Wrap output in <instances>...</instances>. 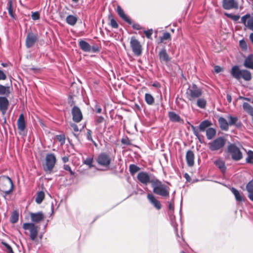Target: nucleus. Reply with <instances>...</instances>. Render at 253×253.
Wrapping results in <instances>:
<instances>
[{"label": "nucleus", "instance_id": "nucleus-1", "mask_svg": "<svg viewBox=\"0 0 253 253\" xmlns=\"http://www.w3.org/2000/svg\"><path fill=\"white\" fill-rule=\"evenodd\" d=\"M151 186L155 194L164 198L169 197V187L157 178H154V180L151 181Z\"/></svg>", "mask_w": 253, "mask_h": 253}, {"label": "nucleus", "instance_id": "nucleus-2", "mask_svg": "<svg viewBox=\"0 0 253 253\" xmlns=\"http://www.w3.org/2000/svg\"><path fill=\"white\" fill-rule=\"evenodd\" d=\"M13 189L12 180L7 176L0 177V190L3 193V196L5 197L10 194Z\"/></svg>", "mask_w": 253, "mask_h": 253}, {"label": "nucleus", "instance_id": "nucleus-3", "mask_svg": "<svg viewBox=\"0 0 253 253\" xmlns=\"http://www.w3.org/2000/svg\"><path fill=\"white\" fill-rule=\"evenodd\" d=\"M231 74L237 80L242 78L245 81H249L252 79V75L250 71L247 70H240L238 66H234L232 67Z\"/></svg>", "mask_w": 253, "mask_h": 253}, {"label": "nucleus", "instance_id": "nucleus-4", "mask_svg": "<svg viewBox=\"0 0 253 253\" xmlns=\"http://www.w3.org/2000/svg\"><path fill=\"white\" fill-rule=\"evenodd\" d=\"M225 144V139L222 137H219L208 143L209 148L211 151L221 150Z\"/></svg>", "mask_w": 253, "mask_h": 253}, {"label": "nucleus", "instance_id": "nucleus-5", "mask_svg": "<svg viewBox=\"0 0 253 253\" xmlns=\"http://www.w3.org/2000/svg\"><path fill=\"white\" fill-rule=\"evenodd\" d=\"M111 157L110 155L105 152L100 153L96 161L97 164L104 167H108L111 164Z\"/></svg>", "mask_w": 253, "mask_h": 253}, {"label": "nucleus", "instance_id": "nucleus-6", "mask_svg": "<svg viewBox=\"0 0 253 253\" xmlns=\"http://www.w3.org/2000/svg\"><path fill=\"white\" fill-rule=\"evenodd\" d=\"M186 93L187 98L189 100H192L196 98L200 97L202 95V91L196 84H194L190 88L187 89Z\"/></svg>", "mask_w": 253, "mask_h": 253}, {"label": "nucleus", "instance_id": "nucleus-7", "mask_svg": "<svg viewBox=\"0 0 253 253\" xmlns=\"http://www.w3.org/2000/svg\"><path fill=\"white\" fill-rule=\"evenodd\" d=\"M228 150L233 160L239 161L242 158V154L239 148L234 144H230L228 147Z\"/></svg>", "mask_w": 253, "mask_h": 253}, {"label": "nucleus", "instance_id": "nucleus-8", "mask_svg": "<svg viewBox=\"0 0 253 253\" xmlns=\"http://www.w3.org/2000/svg\"><path fill=\"white\" fill-rule=\"evenodd\" d=\"M56 158L53 154H48L45 157L46 167L44 168L45 171L50 172L53 169L56 163Z\"/></svg>", "mask_w": 253, "mask_h": 253}, {"label": "nucleus", "instance_id": "nucleus-9", "mask_svg": "<svg viewBox=\"0 0 253 253\" xmlns=\"http://www.w3.org/2000/svg\"><path fill=\"white\" fill-rule=\"evenodd\" d=\"M130 47L134 54L139 56L142 53V48L140 42L134 37H131L130 42Z\"/></svg>", "mask_w": 253, "mask_h": 253}, {"label": "nucleus", "instance_id": "nucleus-10", "mask_svg": "<svg viewBox=\"0 0 253 253\" xmlns=\"http://www.w3.org/2000/svg\"><path fill=\"white\" fill-rule=\"evenodd\" d=\"M38 40V37L37 35L32 32L28 33L26 39V47L27 48H30L34 45Z\"/></svg>", "mask_w": 253, "mask_h": 253}, {"label": "nucleus", "instance_id": "nucleus-11", "mask_svg": "<svg viewBox=\"0 0 253 253\" xmlns=\"http://www.w3.org/2000/svg\"><path fill=\"white\" fill-rule=\"evenodd\" d=\"M138 180L142 184L147 185L148 183H150L151 184V181L154 180L151 179L149 174L146 172H140L137 176Z\"/></svg>", "mask_w": 253, "mask_h": 253}, {"label": "nucleus", "instance_id": "nucleus-12", "mask_svg": "<svg viewBox=\"0 0 253 253\" xmlns=\"http://www.w3.org/2000/svg\"><path fill=\"white\" fill-rule=\"evenodd\" d=\"M73 120L76 123H79L83 119V115L80 109L77 106H74L72 110Z\"/></svg>", "mask_w": 253, "mask_h": 253}, {"label": "nucleus", "instance_id": "nucleus-13", "mask_svg": "<svg viewBox=\"0 0 253 253\" xmlns=\"http://www.w3.org/2000/svg\"><path fill=\"white\" fill-rule=\"evenodd\" d=\"M147 197L149 202L155 208L158 210L161 209L162 206L160 201L152 194H148Z\"/></svg>", "mask_w": 253, "mask_h": 253}, {"label": "nucleus", "instance_id": "nucleus-14", "mask_svg": "<svg viewBox=\"0 0 253 253\" xmlns=\"http://www.w3.org/2000/svg\"><path fill=\"white\" fill-rule=\"evenodd\" d=\"M223 7L225 9L237 8L238 3L235 0H223Z\"/></svg>", "mask_w": 253, "mask_h": 253}, {"label": "nucleus", "instance_id": "nucleus-15", "mask_svg": "<svg viewBox=\"0 0 253 253\" xmlns=\"http://www.w3.org/2000/svg\"><path fill=\"white\" fill-rule=\"evenodd\" d=\"M8 101L5 97L0 96V111L4 115L8 106Z\"/></svg>", "mask_w": 253, "mask_h": 253}, {"label": "nucleus", "instance_id": "nucleus-16", "mask_svg": "<svg viewBox=\"0 0 253 253\" xmlns=\"http://www.w3.org/2000/svg\"><path fill=\"white\" fill-rule=\"evenodd\" d=\"M159 57L161 62L168 63L170 60V58L167 53L165 48H163L160 51Z\"/></svg>", "mask_w": 253, "mask_h": 253}, {"label": "nucleus", "instance_id": "nucleus-17", "mask_svg": "<svg viewBox=\"0 0 253 253\" xmlns=\"http://www.w3.org/2000/svg\"><path fill=\"white\" fill-rule=\"evenodd\" d=\"M117 11L118 15L123 20H124L129 24H132L130 19L125 13L123 9L120 6H117Z\"/></svg>", "mask_w": 253, "mask_h": 253}, {"label": "nucleus", "instance_id": "nucleus-18", "mask_svg": "<svg viewBox=\"0 0 253 253\" xmlns=\"http://www.w3.org/2000/svg\"><path fill=\"white\" fill-rule=\"evenodd\" d=\"M186 160L188 166L192 167L194 164V154L191 150L187 151L186 154Z\"/></svg>", "mask_w": 253, "mask_h": 253}, {"label": "nucleus", "instance_id": "nucleus-19", "mask_svg": "<svg viewBox=\"0 0 253 253\" xmlns=\"http://www.w3.org/2000/svg\"><path fill=\"white\" fill-rule=\"evenodd\" d=\"M30 216L32 221L35 223H38L44 218V215L42 212L31 213Z\"/></svg>", "mask_w": 253, "mask_h": 253}, {"label": "nucleus", "instance_id": "nucleus-20", "mask_svg": "<svg viewBox=\"0 0 253 253\" xmlns=\"http://www.w3.org/2000/svg\"><path fill=\"white\" fill-rule=\"evenodd\" d=\"M244 66L247 68L253 69V54H251L245 58Z\"/></svg>", "mask_w": 253, "mask_h": 253}, {"label": "nucleus", "instance_id": "nucleus-21", "mask_svg": "<svg viewBox=\"0 0 253 253\" xmlns=\"http://www.w3.org/2000/svg\"><path fill=\"white\" fill-rule=\"evenodd\" d=\"M230 190L234 194L236 200L237 202H241L244 201V197L242 194L236 188L231 187Z\"/></svg>", "mask_w": 253, "mask_h": 253}, {"label": "nucleus", "instance_id": "nucleus-22", "mask_svg": "<svg viewBox=\"0 0 253 253\" xmlns=\"http://www.w3.org/2000/svg\"><path fill=\"white\" fill-rule=\"evenodd\" d=\"M25 122L23 114H21L17 120V127L20 131H23L25 128Z\"/></svg>", "mask_w": 253, "mask_h": 253}, {"label": "nucleus", "instance_id": "nucleus-23", "mask_svg": "<svg viewBox=\"0 0 253 253\" xmlns=\"http://www.w3.org/2000/svg\"><path fill=\"white\" fill-rule=\"evenodd\" d=\"M218 121L220 127L222 130L226 131L228 129L229 125L225 118L223 117H220L218 119Z\"/></svg>", "mask_w": 253, "mask_h": 253}, {"label": "nucleus", "instance_id": "nucleus-24", "mask_svg": "<svg viewBox=\"0 0 253 253\" xmlns=\"http://www.w3.org/2000/svg\"><path fill=\"white\" fill-rule=\"evenodd\" d=\"M212 125L211 123L209 120H204L199 125L198 129L200 131L204 132Z\"/></svg>", "mask_w": 253, "mask_h": 253}, {"label": "nucleus", "instance_id": "nucleus-25", "mask_svg": "<svg viewBox=\"0 0 253 253\" xmlns=\"http://www.w3.org/2000/svg\"><path fill=\"white\" fill-rule=\"evenodd\" d=\"M79 45L84 51L89 52L91 50L90 45L84 41L81 40L79 42Z\"/></svg>", "mask_w": 253, "mask_h": 253}, {"label": "nucleus", "instance_id": "nucleus-26", "mask_svg": "<svg viewBox=\"0 0 253 253\" xmlns=\"http://www.w3.org/2000/svg\"><path fill=\"white\" fill-rule=\"evenodd\" d=\"M78 21V18L72 15L67 16L66 19V22L71 26H74L76 25Z\"/></svg>", "mask_w": 253, "mask_h": 253}, {"label": "nucleus", "instance_id": "nucleus-27", "mask_svg": "<svg viewBox=\"0 0 253 253\" xmlns=\"http://www.w3.org/2000/svg\"><path fill=\"white\" fill-rule=\"evenodd\" d=\"M206 136L209 140L212 139L216 134V130L212 127H209L206 129Z\"/></svg>", "mask_w": 253, "mask_h": 253}, {"label": "nucleus", "instance_id": "nucleus-28", "mask_svg": "<svg viewBox=\"0 0 253 253\" xmlns=\"http://www.w3.org/2000/svg\"><path fill=\"white\" fill-rule=\"evenodd\" d=\"M214 164L222 172L225 171L226 168L225 163L222 160L220 159L217 160L214 162Z\"/></svg>", "mask_w": 253, "mask_h": 253}, {"label": "nucleus", "instance_id": "nucleus-29", "mask_svg": "<svg viewBox=\"0 0 253 253\" xmlns=\"http://www.w3.org/2000/svg\"><path fill=\"white\" fill-rule=\"evenodd\" d=\"M169 117L172 122H179L181 120L180 116L173 112H169Z\"/></svg>", "mask_w": 253, "mask_h": 253}, {"label": "nucleus", "instance_id": "nucleus-30", "mask_svg": "<svg viewBox=\"0 0 253 253\" xmlns=\"http://www.w3.org/2000/svg\"><path fill=\"white\" fill-rule=\"evenodd\" d=\"M30 239L32 241H35L38 235V227L34 225V227L30 230Z\"/></svg>", "mask_w": 253, "mask_h": 253}, {"label": "nucleus", "instance_id": "nucleus-31", "mask_svg": "<svg viewBox=\"0 0 253 253\" xmlns=\"http://www.w3.org/2000/svg\"><path fill=\"white\" fill-rule=\"evenodd\" d=\"M243 108L246 112L250 115L253 113V107H252L249 103L244 102L243 104Z\"/></svg>", "mask_w": 253, "mask_h": 253}, {"label": "nucleus", "instance_id": "nucleus-32", "mask_svg": "<svg viewBox=\"0 0 253 253\" xmlns=\"http://www.w3.org/2000/svg\"><path fill=\"white\" fill-rule=\"evenodd\" d=\"M44 198V193L43 191H41L38 193L36 198V202L37 204H41Z\"/></svg>", "mask_w": 253, "mask_h": 253}, {"label": "nucleus", "instance_id": "nucleus-33", "mask_svg": "<svg viewBox=\"0 0 253 253\" xmlns=\"http://www.w3.org/2000/svg\"><path fill=\"white\" fill-rule=\"evenodd\" d=\"M140 170V168L136 165L131 164L129 166V170L131 175H133Z\"/></svg>", "mask_w": 253, "mask_h": 253}, {"label": "nucleus", "instance_id": "nucleus-34", "mask_svg": "<svg viewBox=\"0 0 253 253\" xmlns=\"http://www.w3.org/2000/svg\"><path fill=\"white\" fill-rule=\"evenodd\" d=\"M146 102L149 105H152L154 102V99L152 95L149 93H146L145 95Z\"/></svg>", "mask_w": 253, "mask_h": 253}, {"label": "nucleus", "instance_id": "nucleus-35", "mask_svg": "<svg viewBox=\"0 0 253 253\" xmlns=\"http://www.w3.org/2000/svg\"><path fill=\"white\" fill-rule=\"evenodd\" d=\"M207 104L206 100L204 98H199L197 101V105L200 108H205Z\"/></svg>", "mask_w": 253, "mask_h": 253}, {"label": "nucleus", "instance_id": "nucleus-36", "mask_svg": "<svg viewBox=\"0 0 253 253\" xmlns=\"http://www.w3.org/2000/svg\"><path fill=\"white\" fill-rule=\"evenodd\" d=\"M247 157L246 159L247 163L253 164V151L249 150L247 153Z\"/></svg>", "mask_w": 253, "mask_h": 253}, {"label": "nucleus", "instance_id": "nucleus-37", "mask_svg": "<svg viewBox=\"0 0 253 253\" xmlns=\"http://www.w3.org/2000/svg\"><path fill=\"white\" fill-rule=\"evenodd\" d=\"M9 93V87L0 84V94L4 95Z\"/></svg>", "mask_w": 253, "mask_h": 253}, {"label": "nucleus", "instance_id": "nucleus-38", "mask_svg": "<svg viewBox=\"0 0 253 253\" xmlns=\"http://www.w3.org/2000/svg\"><path fill=\"white\" fill-rule=\"evenodd\" d=\"M227 119L229 120V126L234 125L238 120L237 117H232L231 115L227 116Z\"/></svg>", "mask_w": 253, "mask_h": 253}, {"label": "nucleus", "instance_id": "nucleus-39", "mask_svg": "<svg viewBox=\"0 0 253 253\" xmlns=\"http://www.w3.org/2000/svg\"><path fill=\"white\" fill-rule=\"evenodd\" d=\"M93 157H88L85 160H84L83 163L88 166L89 168L93 167L92 162H93Z\"/></svg>", "mask_w": 253, "mask_h": 253}, {"label": "nucleus", "instance_id": "nucleus-40", "mask_svg": "<svg viewBox=\"0 0 253 253\" xmlns=\"http://www.w3.org/2000/svg\"><path fill=\"white\" fill-rule=\"evenodd\" d=\"M19 215L16 212H14L12 214L10 217V221L11 223H15L18 220Z\"/></svg>", "mask_w": 253, "mask_h": 253}, {"label": "nucleus", "instance_id": "nucleus-41", "mask_svg": "<svg viewBox=\"0 0 253 253\" xmlns=\"http://www.w3.org/2000/svg\"><path fill=\"white\" fill-rule=\"evenodd\" d=\"M246 189L248 194L253 192V180L250 181L246 185Z\"/></svg>", "mask_w": 253, "mask_h": 253}, {"label": "nucleus", "instance_id": "nucleus-42", "mask_svg": "<svg viewBox=\"0 0 253 253\" xmlns=\"http://www.w3.org/2000/svg\"><path fill=\"white\" fill-rule=\"evenodd\" d=\"M7 6H8V13L10 15V16L14 18V15L13 13V10L12 8V1L11 0H9L7 3Z\"/></svg>", "mask_w": 253, "mask_h": 253}, {"label": "nucleus", "instance_id": "nucleus-43", "mask_svg": "<svg viewBox=\"0 0 253 253\" xmlns=\"http://www.w3.org/2000/svg\"><path fill=\"white\" fill-rule=\"evenodd\" d=\"M35 224L33 223H25L23 225V228L25 230H29V231L34 227Z\"/></svg>", "mask_w": 253, "mask_h": 253}, {"label": "nucleus", "instance_id": "nucleus-44", "mask_svg": "<svg viewBox=\"0 0 253 253\" xmlns=\"http://www.w3.org/2000/svg\"><path fill=\"white\" fill-rule=\"evenodd\" d=\"M170 34L168 32L164 33L163 36L161 38L160 40L161 42H162L165 40H170Z\"/></svg>", "mask_w": 253, "mask_h": 253}, {"label": "nucleus", "instance_id": "nucleus-45", "mask_svg": "<svg viewBox=\"0 0 253 253\" xmlns=\"http://www.w3.org/2000/svg\"><path fill=\"white\" fill-rule=\"evenodd\" d=\"M32 19L33 20H37L40 19V13L38 11L32 12L31 15Z\"/></svg>", "mask_w": 253, "mask_h": 253}, {"label": "nucleus", "instance_id": "nucleus-46", "mask_svg": "<svg viewBox=\"0 0 253 253\" xmlns=\"http://www.w3.org/2000/svg\"><path fill=\"white\" fill-rule=\"evenodd\" d=\"M239 45H240V46L241 47V48L243 50H247V45L246 42L244 40H241L239 42Z\"/></svg>", "mask_w": 253, "mask_h": 253}, {"label": "nucleus", "instance_id": "nucleus-47", "mask_svg": "<svg viewBox=\"0 0 253 253\" xmlns=\"http://www.w3.org/2000/svg\"><path fill=\"white\" fill-rule=\"evenodd\" d=\"M2 244L6 248L8 253H14L13 250L11 246L5 242H2Z\"/></svg>", "mask_w": 253, "mask_h": 253}, {"label": "nucleus", "instance_id": "nucleus-48", "mask_svg": "<svg viewBox=\"0 0 253 253\" xmlns=\"http://www.w3.org/2000/svg\"><path fill=\"white\" fill-rule=\"evenodd\" d=\"M246 26L248 27L249 29L253 30V17H252L248 20Z\"/></svg>", "mask_w": 253, "mask_h": 253}, {"label": "nucleus", "instance_id": "nucleus-49", "mask_svg": "<svg viewBox=\"0 0 253 253\" xmlns=\"http://www.w3.org/2000/svg\"><path fill=\"white\" fill-rule=\"evenodd\" d=\"M144 33L148 39H151V36L153 34V30L151 29L147 31L145 30L144 31Z\"/></svg>", "mask_w": 253, "mask_h": 253}, {"label": "nucleus", "instance_id": "nucleus-50", "mask_svg": "<svg viewBox=\"0 0 253 253\" xmlns=\"http://www.w3.org/2000/svg\"><path fill=\"white\" fill-rule=\"evenodd\" d=\"M56 138L62 144L65 143V138L64 135H57Z\"/></svg>", "mask_w": 253, "mask_h": 253}, {"label": "nucleus", "instance_id": "nucleus-51", "mask_svg": "<svg viewBox=\"0 0 253 253\" xmlns=\"http://www.w3.org/2000/svg\"><path fill=\"white\" fill-rule=\"evenodd\" d=\"M192 129L194 135L200 140V134L198 132V129L195 126H192Z\"/></svg>", "mask_w": 253, "mask_h": 253}, {"label": "nucleus", "instance_id": "nucleus-52", "mask_svg": "<svg viewBox=\"0 0 253 253\" xmlns=\"http://www.w3.org/2000/svg\"><path fill=\"white\" fill-rule=\"evenodd\" d=\"M250 17V15L249 14H247L244 16H243L241 18V22L243 23L246 26L247 25L246 24V21L248 18H249Z\"/></svg>", "mask_w": 253, "mask_h": 253}, {"label": "nucleus", "instance_id": "nucleus-53", "mask_svg": "<svg viewBox=\"0 0 253 253\" xmlns=\"http://www.w3.org/2000/svg\"><path fill=\"white\" fill-rule=\"evenodd\" d=\"M110 25L112 28H117L118 27V24L116 21L113 18H112L110 21Z\"/></svg>", "mask_w": 253, "mask_h": 253}, {"label": "nucleus", "instance_id": "nucleus-54", "mask_svg": "<svg viewBox=\"0 0 253 253\" xmlns=\"http://www.w3.org/2000/svg\"><path fill=\"white\" fill-rule=\"evenodd\" d=\"M104 120V118L102 116H96V119L95 120V123L96 124H100L102 123Z\"/></svg>", "mask_w": 253, "mask_h": 253}, {"label": "nucleus", "instance_id": "nucleus-55", "mask_svg": "<svg viewBox=\"0 0 253 253\" xmlns=\"http://www.w3.org/2000/svg\"><path fill=\"white\" fill-rule=\"evenodd\" d=\"M93 110L95 111L96 113H101L102 112L101 108L97 104H95Z\"/></svg>", "mask_w": 253, "mask_h": 253}, {"label": "nucleus", "instance_id": "nucleus-56", "mask_svg": "<svg viewBox=\"0 0 253 253\" xmlns=\"http://www.w3.org/2000/svg\"><path fill=\"white\" fill-rule=\"evenodd\" d=\"M132 27L133 29L137 30L144 29L142 27H141L138 23H133Z\"/></svg>", "mask_w": 253, "mask_h": 253}, {"label": "nucleus", "instance_id": "nucleus-57", "mask_svg": "<svg viewBox=\"0 0 253 253\" xmlns=\"http://www.w3.org/2000/svg\"><path fill=\"white\" fill-rule=\"evenodd\" d=\"M64 169L66 170L69 171L71 175L74 174V172L72 170L71 167L69 165H64Z\"/></svg>", "mask_w": 253, "mask_h": 253}, {"label": "nucleus", "instance_id": "nucleus-58", "mask_svg": "<svg viewBox=\"0 0 253 253\" xmlns=\"http://www.w3.org/2000/svg\"><path fill=\"white\" fill-rule=\"evenodd\" d=\"M87 139L88 140L93 141V139L91 136V131L90 129L87 130Z\"/></svg>", "mask_w": 253, "mask_h": 253}, {"label": "nucleus", "instance_id": "nucleus-59", "mask_svg": "<svg viewBox=\"0 0 253 253\" xmlns=\"http://www.w3.org/2000/svg\"><path fill=\"white\" fill-rule=\"evenodd\" d=\"M6 78V75L3 72L0 70V80H4Z\"/></svg>", "mask_w": 253, "mask_h": 253}, {"label": "nucleus", "instance_id": "nucleus-60", "mask_svg": "<svg viewBox=\"0 0 253 253\" xmlns=\"http://www.w3.org/2000/svg\"><path fill=\"white\" fill-rule=\"evenodd\" d=\"M214 69V71L217 73H218L223 70L222 68L219 66H215Z\"/></svg>", "mask_w": 253, "mask_h": 253}, {"label": "nucleus", "instance_id": "nucleus-61", "mask_svg": "<svg viewBox=\"0 0 253 253\" xmlns=\"http://www.w3.org/2000/svg\"><path fill=\"white\" fill-rule=\"evenodd\" d=\"M71 126L75 132L79 131L78 126L76 124H71Z\"/></svg>", "mask_w": 253, "mask_h": 253}, {"label": "nucleus", "instance_id": "nucleus-62", "mask_svg": "<svg viewBox=\"0 0 253 253\" xmlns=\"http://www.w3.org/2000/svg\"><path fill=\"white\" fill-rule=\"evenodd\" d=\"M239 18H240V16L237 15H233V16H232L231 19L235 21H238L239 19Z\"/></svg>", "mask_w": 253, "mask_h": 253}, {"label": "nucleus", "instance_id": "nucleus-63", "mask_svg": "<svg viewBox=\"0 0 253 253\" xmlns=\"http://www.w3.org/2000/svg\"><path fill=\"white\" fill-rule=\"evenodd\" d=\"M91 50H92L93 52H96L99 51V48L97 46H93L92 47H91Z\"/></svg>", "mask_w": 253, "mask_h": 253}, {"label": "nucleus", "instance_id": "nucleus-64", "mask_svg": "<svg viewBox=\"0 0 253 253\" xmlns=\"http://www.w3.org/2000/svg\"><path fill=\"white\" fill-rule=\"evenodd\" d=\"M248 197L249 198V199L253 202V193H250L248 194Z\"/></svg>", "mask_w": 253, "mask_h": 253}]
</instances>
